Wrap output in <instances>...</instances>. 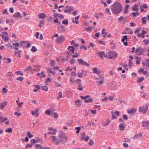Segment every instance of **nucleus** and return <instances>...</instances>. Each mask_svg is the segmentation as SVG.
<instances>
[{
	"label": "nucleus",
	"instance_id": "1",
	"mask_svg": "<svg viewBox=\"0 0 149 149\" xmlns=\"http://www.w3.org/2000/svg\"><path fill=\"white\" fill-rule=\"evenodd\" d=\"M122 8L121 5L118 2H116L112 5L111 10L113 14H117L121 12Z\"/></svg>",
	"mask_w": 149,
	"mask_h": 149
},
{
	"label": "nucleus",
	"instance_id": "2",
	"mask_svg": "<svg viewBox=\"0 0 149 149\" xmlns=\"http://www.w3.org/2000/svg\"><path fill=\"white\" fill-rule=\"evenodd\" d=\"M60 143L62 144L65 143L68 140V138L65 133L63 132H61L58 135Z\"/></svg>",
	"mask_w": 149,
	"mask_h": 149
},
{
	"label": "nucleus",
	"instance_id": "3",
	"mask_svg": "<svg viewBox=\"0 0 149 149\" xmlns=\"http://www.w3.org/2000/svg\"><path fill=\"white\" fill-rule=\"evenodd\" d=\"M145 52V49L141 47H139L135 50V52L139 56L144 55Z\"/></svg>",
	"mask_w": 149,
	"mask_h": 149
},
{
	"label": "nucleus",
	"instance_id": "4",
	"mask_svg": "<svg viewBox=\"0 0 149 149\" xmlns=\"http://www.w3.org/2000/svg\"><path fill=\"white\" fill-rule=\"evenodd\" d=\"M50 137L54 144L57 145L59 144L60 142L59 139H57L55 136L52 135Z\"/></svg>",
	"mask_w": 149,
	"mask_h": 149
},
{
	"label": "nucleus",
	"instance_id": "5",
	"mask_svg": "<svg viewBox=\"0 0 149 149\" xmlns=\"http://www.w3.org/2000/svg\"><path fill=\"white\" fill-rule=\"evenodd\" d=\"M65 40V38L62 35L59 36L56 40V42L57 43H61Z\"/></svg>",
	"mask_w": 149,
	"mask_h": 149
},
{
	"label": "nucleus",
	"instance_id": "6",
	"mask_svg": "<svg viewBox=\"0 0 149 149\" xmlns=\"http://www.w3.org/2000/svg\"><path fill=\"white\" fill-rule=\"evenodd\" d=\"M81 139L82 140H84L85 141H87L89 139V136H86L85 133L84 132H83L81 134Z\"/></svg>",
	"mask_w": 149,
	"mask_h": 149
},
{
	"label": "nucleus",
	"instance_id": "7",
	"mask_svg": "<svg viewBox=\"0 0 149 149\" xmlns=\"http://www.w3.org/2000/svg\"><path fill=\"white\" fill-rule=\"evenodd\" d=\"M118 55L117 53L116 52H110L109 55V58H116Z\"/></svg>",
	"mask_w": 149,
	"mask_h": 149
},
{
	"label": "nucleus",
	"instance_id": "8",
	"mask_svg": "<svg viewBox=\"0 0 149 149\" xmlns=\"http://www.w3.org/2000/svg\"><path fill=\"white\" fill-rule=\"evenodd\" d=\"M77 61L79 63L81 64L82 65H84L85 66H89V64L86 62L84 61L82 58L78 59Z\"/></svg>",
	"mask_w": 149,
	"mask_h": 149
},
{
	"label": "nucleus",
	"instance_id": "9",
	"mask_svg": "<svg viewBox=\"0 0 149 149\" xmlns=\"http://www.w3.org/2000/svg\"><path fill=\"white\" fill-rule=\"evenodd\" d=\"M148 109V107L146 106L141 107L139 108V111L140 112L145 113Z\"/></svg>",
	"mask_w": 149,
	"mask_h": 149
},
{
	"label": "nucleus",
	"instance_id": "10",
	"mask_svg": "<svg viewBox=\"0 0 149 149\" xmlns=\"http://www.w3.org/2000/svg\"><path fill=\"white\" fill-rule=\"evenodd\" d=\"M95 79L99 80V81H98V82L99 83L98 84L99 85L102 84H103L104 83V78L102 76L99 77L98 78L96 77L95 78Z\"/></svg>",
	"mask_w": 149,
	"mask_h": 149
},
{
	"label": "nucleus",
	"instance_id": "11",
	"mask_svg": "<svg viewBox=\"0 0 149 149\" xmlns=\"http://www.w3.org/2000/svg\"><path fill=\"white\" fill-rule=\"evenodd\" d=\"M93 71L94 73L96 74L100 77L102 76L100 70L97 69L96 68H93Z\"/></svg>",
	"mask_w": 149,
	"mask_h": 149
},
{
	"label": "nucleus",
	"instance_id": "12",
	"mask_svg": "<svg viewBox=\"0 0 149 149\" xmlns=\"http://www.w3.org/2000/svg\"><path fill=\"white\" fill-rule=\"evenodd\" d=\"M54 113L52 109H49L45 112V113L47 115H51Z\"/></svg>",
	"mask_w": 149,
	"mask_h": 149
},
{
	"label": "nucleus",
	"instance_id": "13",
	"mask_svg": "<svg viewBox=\"0 0 149 149\" xmlns=\"http://www.w3.org/2000/svg\"><path fill=\"white\" fill-rule=\"evenodd\" d=\"M20 44L19 42H16L13 43V47L12 48L15 49L16 50H18L19 49L18 47L19 46Z\"/></svg>",
	"mask_w": 149,
	"mask_h": 149
},
{
	"label": "nucleus",
	"instance_id": "14",
	"mask_svg": "<svg viewBox=\"0 0 149 149\" xmlns=\"http://www.w3.org/2000/svg\"><path fill=\"white\" fill-rule=\"evenodd\" d=\"M39 110L38 109H37L35 110L32 111L31 113L33 116L36 115V116H38L39 114L38 111Z\"/></svg>",
	"mask_w": 149,
	"mask_h": 149
},
{
	"label": "nucleus",
	"instance_id": "15",
	"mask_svg": "<svg viewBox=\"0 0 149 149\" xmlns=\"http://www.w3.org/2000/svg\"><path fill=\"white\" fill-rule=\"evenodd\" d=\"M111 113L112 116V119H114L116 118V114H117L118 116H119V113L118 111H116L115 112L112 111L111 112Z\"/></svg>",
	"mask_w": 149,
	"mask_h": 149
},
{
	"label": "nucleus",
	"instance_id": "16",
	"mask_svg": "<svg viewBox=\"0 0 149 149\" xmlns=\"http://www.w3.org/2000/svg\"><path fill=\"white\" fill-rule=\"evenodd\" d=\"M111 122V121L109 119H107L104 121L102 122V124L103 126H107L109 125Z\"/></svg>",
	"mask_w": 149,
	"mask_h": 149
},
{
	"label": "nucleus",
	"instance_id": "17",
	"mask_svg": "<svg viewBox=\"0 0 149 149\" xmlns=\"http://www.w3.org/2000/svg\"><path fill=\"white\" fill-rule=\"evenodd\" d=\"M73 10V9L72 8L71 6H68L67 7L66 9L64 10V12L65 13H68L71 11H72Z\"/></svg>",
	"mask_w": 149,
	"mask_h": 149
},
{
	"label": "nucleus",
	"instance_id": "18",
	"mask_svg": "<svg viewBox=\"0 0 149 149\" xmlns=\"http://www.w3.org/2000/svg\"><path fill=\"white\" fill-rule=\"evenodd\" d=\"M46 17V14L43 13H40L39 15V18L41 19H44Z\"/></svg>",
	"mask_w": 149,
	"mask_h": 149
},
{
	"label": "nucleus",
	"instance_id": "19",
	"mask_svg": "<svg viewBox=\"0 0 149 149\" xmlns=\"http://www.w3.org/2000/svg\"><path fill=\"white\" fill-rule=\"evenodd\" d=\"M96 54L99 55L101 58H103V55L104 54V52L102 51L98 52L96 53Z\"/></svg>",
	"mask_w": 149,
	"mask_h": 149
},
{
	"label": "nucleus",
	"instance_id": "20",
	"mask_svg": "<svg viewBox=\"0 0 149 149\" xmlns=\"http://www.w3.org/2000/svg\"><path fill=\"white\" fill-rule=\"evenodd\" d=\"M75 103L76 105L78 107H80L81 104V101L80 100H75Z\"/></svg>",
	"mask_w": 149,
	"mask_h": 149
},
{
	"label": "nucleus",
	"instance_id": "21",
	"mask_svg": "<svg viewBox=\"0 0 149 149\" xmlns=\"http://www.w3.org/2000/svg\"><path fill=\"white\" fill-rule=\"evenodd\" d=\"M59 30L61 32H64L65 31V28L63 25H60L58 26Z\"/></svg>",
	"mask_w": 149,
	"mask_h": 149
},
{
	"label": "nucleus",
	"instance_id": "22",
	"mask_svg": "<svg viewBox=\"0 0 149 149\" xmlns=\"http://www.w3.org/2000/svg\"><path fill=\"white\" fill-rule=\"evenodd\" d=\"M143 126L145 127H148L149 126V122L144 121L143 122Z\"/></svg>",
	"mask_w": 149,
	"mask_h": 149
},
{
	"label": "nucleus",
	"instance_id": "23",
	"mask_svg": "<svg viewBox=\"0 0 149 149\" xmlns=\"http://www.w3.org/2000/svg\"><path fill=\"white\" fill-rule=\"evenodd\" d=\"M36 70V69H33L32 67L31 66H28L27 68L25 69L24 71H33Z\"/></svg>",
	"mask_w": 149,
	"mask_h": 149
},
{
	"label": "nucleus",
	"instance_id": "24",
	"mask_svg": "<svg viewBox=\"0 0 149 149\" xmlns=\"http://www.w3.org/2000/svg\"><path fill=\"white\" fill-rule=\"evenodd\" d=\"M138 5L136 4L134 5L132 7V10L134 11H138L139 10L138 8Z\"/></svg>",
	"mask_w": 149,
	"mask_h": 149
},
{
	"label": "nucleus",
	"instance_id": "25",
	"mask_svg": "<svg viewBox=\"0 0 149 149\" xmlns=\"http://www.w3.org/2000/svg\"><path fill=\"white\" fill-rule=\"evenodd\" d=\"M16 103L19 107H22V105L23 104V102H20L19 98L16 101Z\"/></svg>",
	"mask_w": 149,
	"mask_h": 149
},
{
	"label": "nucleus",
	"instance_id": "26",
	"mask_svg": "<svg viewBox=\"0 0 149 149\" xmlns=\"http://www.w3.org/2000/svg\"><path fill=\"white\" fill-rule=\"evenodd\" d=\"M26 43L27 46L28 47H29L31 46V44L30 43L28 42H26L25 41H21L20 44V45L21 46L23 44H25Z\"/></svg>",
	"mask_w": 149,
	"mask_h": 149
},
{
	"label": "nucleus",
	"instance_id": "27",
	"mask_svg": "<svg viewBox=\"0 0 149 149\" xmlns=\"http://www.w3.org/2000/svg\"><path fill=\"white\" fill-rule=\"evenodd\" d=\"M68 49L70 50V52L72 53L74 52L75 50V48L72 46H70L68 48Z\"/></svg>",
	"mask_w": 149,
	"mask_h": 149
},
{
	"label": "nucleus",
	"instance_id": "28",
	"mask_svg": "<svg viewBox=\"0 0 149 149\" xmlns=\"http://www.w3.org/2000/svg\"><path fill=\"white\" fill-rule=\"evenodd\" d=\"M105 30L106 29H103L102 31V33L103 34V36L105 38H106V35L108 33L106 32Z\"/></svg>",
	"mask_w": 149,
	"mask_h": 149
},
{
	"label": "nucleus",
	"instance_id": "29",
	"mask_svg": "<svg viewBox=\"0 0 149 149\" xmlns=\"http://www.w3.org/2000/svg\"><path fill=\"white\" fill-rule=\"evenodd\" d=\"M21 52V51L20 50H18L17 51H15V54L18 57H20V53Z\"/></svg>",
	"mask_w": 149,
	"mask_h": 149
},
{
	"label": "nucleus",
	"instance_id": "30",
	"mask_svg": "<svg viewBox=\"0 0 149 149\" xmlns=\"http://www.w3.org/2000/svg\"><path fill=\"white\" fill-rule=\"evenodd\" d=\"M136 111V110L134 109H132L128 111V113L130 114H132L135 113Z\"/></svg>",
	"mask_w": 149,
	"mask_h": 149
},
{
	"label": "nucleus",
	"instance_id": "31",
	"mask_svg": "<svg viewBox=\"0 0 149 149\" xmlns=\"http://www.w3.org/2000/svg\"><path fill=\"white\" fill-rule=\"evenodd\" d=\"M47 72L51 73L54 75L55 74H56V72L54 71L52 69L48 68Z\"/></svg>",
	"mask_w": 149,
	"mask_h": 149
},
{
	"label": "nucleus",
	"instance_id": "32",
	"mask_svg": "<svg viewBox=\"0 0 149 149\" xmlns=\"http://www.w3.org/2000/svg\"><path fill=\"white\" fill-rule=\"evenodd\" d=\"M147 17H143L141 19L142 23L143 24H146Z\"/></svg>",
	"mask_w": 149,
	"mask_h": 149
},
{
	"label": "nucleus",
	"instance_id": "33",
	"mask_svg": "<svg viewBox=\"0 0 149 149\" xmlns=\"http://www.w3.org/2000/svg\"><path fill=\"white\" fill-rule=\"evenodd\" d=\"M105 12L109 14V15H111V13L110 12V10L109 8H107L105 9Z\"/></svg>",
	"mask_w": 149,
	"mask_h": 149
},
{
	"label": "nucleus",
	"instance_id": "34",
	"mask_svg": "<svg viewBox=\"0 0 149 149\" xmlns=\"http://www.w3.org/2000/svg\"><path fill=\"white\" fill-rule=\"evenodd\" d=\"M125 126L123 123H121L120 124L119 128L120 130L123 131L124 130Z\"/></svg>",
	"mask_w": 149,
	"mask_h": 149
},
{
	"label": "nucleus",
	"instance_id": "35",
	"mask_svg": "<svg viewBox=\"0 0 149 149\" xmlns=\"http://www.w3.org/2000/svg\"><path fill=\"white\" fill-rule=\"evenodd\" d=\"M20 16V14L19 12H17L16 14H15L13 15L14 17L15 18H18Z\"/></svg>",
	"mask_w": 149,
	"mask_h": 149
},
{
	"label": "nucleus",
	"instance_id": "36",
	"mask_svg": "<svg viewBox=\"0 0 149 149\" xmlns=\"http://www.w3.org/2000/svg\"><path fill=\"white\" fill-rule=\"evenodd\" d=\"M42 90L45 91H47L48 89V87L46 86H41Z\"/></svg>",
	"mask_w": 149,
	"mask_h": 149
},
{
	"label": "nucleus",
	"instance_id": "37",
	"mask_svg": "<svg viewBox=\"0 0 149 149\" xmlns=\"http://www.w3.org/2000/svg\"><path fill=\"white\" fill-rule=\"evenodd\" d=\"M146 63V68L147 69L149 68V59H147L145 60Z\"/></svg>",
	"mask_w": 149,
	"mask_h": 149
},
{
	"label": "nucleus",
	"instance_id": "38",
	"mask_svg": "<svg viewBox=\"0 0 149 149\" xmlns=\"http://www.w3.org/2000/svg\"><path fill=\"white\" fill-rule=\"evenodd\" d=\"M54 84L55 86L57 88H58L60 87H61L62 86L61 84L58 83V82H57L56 81L54 82Z\"/></svg>",
	"mask_w": 149,
	"mask_h": 149
},
{
	"label": "nucleus",
	"instance_id": "39",
	"mask_svg": "<svg viewBox=\"0 0 149 149\" xmlns=\"http://www.w3.org/2000/svg\"><path fill=\"white\" fill-rule=\"evenodd\" d=\"M77 89L78 90L80 91H82L83 90V88L81 84H79L78 85V87L77 88Z\"/></svg>",
	"mask_w": 149,
	"mask_h": 149
},
{
	"label": "nucleus",
	"instance_id": "40",
	"mask_svg": "<svg viewBox=\"0 0 149 149\" xmlns=\"http://www.w3.org/2000/svg\"><path fill=\"white\" fill-rule=\"evenodd\" d=\"M54 131H53V132H49L48 133V134H53L54 135H55L56 134L57 132V130H54Z\"/></svg>",
	"mask_w": 149,
	"mask_h": 149
},
{
	"label": "nucleus",
	"instance_id": "41",
	"mask_svg": "<svg viewBox=\"0 0 149 149\" xmlns=\"http://www.w3.org/2000/svg\"><path fill=\"white\" fill-rule=\"evenodd\" d=\"M141 27H139L135 31H134V33H135L137 34L138 33H139L140 32V31H141Z\"/></svg>",
	"mask_w": 149,
	"mask_h": 149
},
{
	"label": "nucleus",
	"instance_id": "42",
	"mask_svg": "<svg viewBox=\"0 0 149 149\" xmlns=\"http://www.w3.org/2000/svg\"><path fill=\"white\" fill-rule=\"evenodd\" d=\"M127 36L126 35H125L123 36V38L122 39L121 41L122 42H125V40H127Z\"/></svg>",
	"mask_w": 149,
	"mask_h": 149
},
{
	"label": "nucleus",
	"instance_id": "43",
	"mask_svg": "<svg viewBox=\"0 0 149 149\" xmlns=\"http://www.w3.org/2000/svg\"><path fill=\"white\" fill-rule=\"evenodd\" d=\"M62 23L65 25H68V21L67 19H64L62 21Z\"/></svg>",
	"mask_w": 149,
	"mask_h": 149
},
{
	"label": "nucleus",
	"instance_id": "44",
	"mask_svg": "<svg viewBox=\"0 0 149 149\" xmlns=\"http://www.w3.org/2000/svg\"><path fill=\"white\" fill-rule=\"evenodd\" d=\"M63 96L62 95V92H59V95H58V96L57 97V99L59 100L60 98H61Z\"/></svg>",
	"mask_w": 149,
	"mask_h": 149
},
{
	"label": "nucleus",
	"instance_id": "45",
	"mask_svg": "<svg viewBox=\"0 0 149 149\" xmlns=\"http://www.w3.org/2000/svg\"><path fill=\"white\" fill-rule=\"evenodd\" d=\"M54 117L55 119L58 118V115L57 113V112H54L53 113Z\"/></svg>",
	"mask_w": 149,
	"mask_h": 149
},
{
	"label": "nucleus",
	"instance_id": "46",
	"mask_svg": "<svg viewBox=\"0 0 149 149\" xmlns=\"http://www.w3.org/2000/svg\"><path fill=\"white\" fill-rule=\"evenodd\" d=\"M93 99L92 98H90L85 100V102H91L93 101Z\"/></svg>",
	"mask_w": 149,
	"mask_h": 149
},
{
	"label": "nucleus",
	"instance_id": "47",
	"mask_svg": "<svg viewBox=\"0 0 149 149\" xmlns=\"http://www.w3.org/2000/svg\"><path fill=\"white\" fill-rule=\"evenodd\" d=\"M8 90L6 88H4L2 89V93L3 94L6 93L8 92Z\"/></svg>",
	"mask_w": 149,
	"mask_h": 149
},
{
	"label": "nucleus",
	"instance_id": "48",
	"mask_svg": "<svg viewBox=\"0 0 149 149\" xmlns=\"http://www.w3.org/2000/svg\"><path fill=\"white\" fill-rule=\"evenodd\" d=\"M144 79V78L143 77H141L139 79H138L137 80V82L140 83Z\"/></svg>",
	"mask_w": 149,
	"mask_h": 149
},
{
	"label": "nucleus",
	"instance_id": "49",
	"mask_svg": "<svg viewBox=\"0 0 149 149\" xmlns=\"http://www.w3.org/2000/svg\"><path fill=\"white\" fill-rule=\"evenodd\" d=\"M31 51L34 52H36L37 51V49L35 46H33L32 47Z\"/></svg>",
	"mask_w": 149,
	"mask_h": 149
},
{
	"label": "nucleus",
	"instance_id": "50",
	"mask_svg": "<svg viewBox=\"0 0 149 149\" xmlns=\"http://www.w3.org/2000/svg\"><path fill=\"white\" fill-rule=\"evenodd\" d=\"M131 14H132V16L134 17H136L139 15V13L138 12H133L131 13Z\"/></svg>",
	"mask_w": 149,
	"mask_h": 149
},
{
	"label": "nucleus",
	"instance_id": "51",
	"mask_svg": "<svg viewBox=\"0 0 149 149\" xmlns=\"http://www.w3.org/2000/svg\"><path fill=\"white\" fill-rule=\"evenodd\" d=\"M118 20L119 22H121L122 21L125 20V18L123 17H121L118 18Z\"/></svg>",
	"mask_w": 149,
	"mask_h": 149
},
{
	"label": "nucleus",
	"instance_id": "52",
	"mask_svg": "<svg viewBox=\"0 0 149 149\" xmlns=\"http://www.w3.org/2000/svg\"><path fill=\"white\" fill-rule=\"evenodd\" d=\"M50 64L53 68L55 66L54 61L53 60H52L50 61Z\"/></svg>",
	"mask_w": 149,
	"mask_h": 149
},
{
	"label": "nucleus",
	"instance_id": "53",
	"mask_svg": "<svg viewBox=\"0 0 149 149\" xmlns=\"http://www.w3.org/2000/svg\"><path fill=\"white\" fill-rule=\"evenodd\" d=\"M27 136L29 138H31L33 136V135L31 134L30 132H29L27 133Z\"/></svg>",
	"mask_w": 149,
	"mask_h": 149
},
{
	"label": "nucleus",
	"instance_id": "54",
	"mask_svg": "<svg viewBox=\"0 0 149 149\" xmlns=\"http://www.w3.org/2000/svg\"><path fill=\"white\" fill-rule=\"evenodd\" d=\"M85 29L86 31L90 32H91L93 30L92 29L90 26H88V28H85Z\"/></svg>",
	"mask_w": 149,
	"mask_h": 149
},
{
	"label": "nucleus",
	"instance_id": "55",
	"mask_svg": "<svg viewBox=\"0 0 149 149\" xmlns=\"http://www.w3.org/2000/svg\"><path fill=\"white\" fill-rule=\"evenodd\" d=\"M85 74V72H78V75L79 77H83L84 74Z\"/></svg>",
	"mask_w": 149,
	"mask_h": 149
},
{
	"label": "nucleus",
	"instance_id": "56",
	"mask_svg": "<svg viewBox=\"0 0 149 149\" xmlns=\"http://www.w3.org/2000/svg\"><path fill=\"white\" fill-rule=\"evenodd\" d=\"M75 129L77 130L76 132V133L77 134H78L80 132V131L81 129V127H76L75 128Z\"/></svg>",
	"mask_w": 149,
	"mask_h": 149
},
{
	"label": "nucleus",
	"instance_id": "57",
	"mask_svg": "<svg viewBox=\"0 0 149 149\" xmlns=\"http://www.w3.org/2000/svg\"><path fill=\"white\" fill-rule=\"evenodd\" d=\"M5 131L6 132H8L10 133H11L12 132V129L10 128L9 127L8 128L6 131Z\"/></svg>",
	"mask_w": 149,
	"mask_h": 149
},
{
	"label": "nucleus",
	"instance_id": "58",
	"mask_svg": "<svg viewBox=\"0 0 149 149\" xmlns=\"http://www.w3.org/2000/svg\"><path fill=\"white\" fill-rule=\"evenodd\" d=\"M142 136V134L141 133H140L139 134H136L133 137L134 138H136L137 137H141Z\"/></svg>",
	"mask_w": 149,
	"mask_h": 149
},
{
	"label": "nucleus",
	"instance_id": "59",
	"mask_svg": "<svg viewBox=\"0 0 149 149\" xmlns=\"http://www.w3.org/2000/svg\"><path fill=\"white\" fill-rule=\"evenodd\" d=\"M6 76L8 77L13 76V74H12V72H7L6 74Z\"/></svg>",
	"mask_w": 149,
	"mask_h": 149
},
{
	"label": "nucleus",
	"instance_id": "60",
	"mask_svg": "<svg viewBox=\"0 0 149 149\" xmlns=\"http://www.w3.org/2000/svg\"><path fill=\"white\" fill-rule=\"evenodd\" d=\"M80 48L81 49H84L85 50H86L87 49V48L84 45H81L80 47Z\"/></svg>",
	"mask_w": 149,
	"mask_h": 149
},
{
	"label": "nucleus",
	"instance_id": "61",
	"mask_svg": "<svg viewBox=\"0 0 149 149\" xmlns=\"http://www.w3.org/2000/svg\"><path fill=\"white\" fill-rule=\"evenodd\" d=\"M81 80L80 79H77L76 80L75 82L76 83L79 85V84H81Z\"/></svg>",
	"mask_w": 149,
	"mask_h": 149
},
{
	"label": "nucleus",
	"instance_id": "62",
	"mask_svg": "<svg viewBox=\"0 0 149 149\" xmlns=\"http://www.w3.org/2000/svg\"><path fill=\"white\" fill-rule=\"evenodd\" d=\"M94 143V142L93 141V140L92 139H90V141L88 143V144L89 145H90L91 146H92Z\"/></svg>",
	"mask_w": 149,
	"mask_h": 149
},
{
	"label": "nucleus",
	"instance_id": "63",
	"mask_svg": "<svg viewBox=\"0 0 149 149\" xmlns=\"http://www.w3.org/2000/svg\"><path fill=\"white\" fill-rule=\"evenodd\" d=\"M70 63L71 64H74L75 63V60L73 59H72L70 61Z\"/></svg>",
	"mask_w": 149,
	"mask_h": 149
},
{
	"label": "nucleus",
	"instance_id": "64",
	"mask_svg": "<svg viewBox=\"0 0 149 149\" xmlns=\"http://www.w3.org/2000/svg\"><path fill=\"white\" fill-rule=\"evenodd\" d=\"M51 81V79L50 78H48L46 79V81L45 83H46V84H47V82H49Z\"/></svg>",
	"mask_w": 149,
	"mask_h": 149
}]
</instances>
